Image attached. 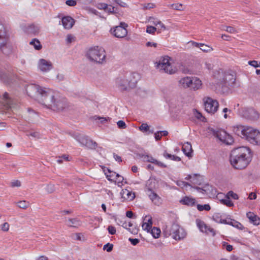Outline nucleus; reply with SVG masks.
<instances>
[{
    "instance_id": "774afa93",
    "label": "nucleus",
    "mask_w": 260,
    "mask_h": 260,
    "mask_svg": "<svg viewBox=\"0 0 260 260\" xmlns=\"http://www.w3.org/2000/svg\"><path fill=\"white\" fill-rule=\"evenodd\" d=\"M9 224L7 222H5L2 225V230L3 231L7 232L9 230Z\"/></svg>"
},
{
    "instance_id": "c756f323",
    "label": "nucleus",
    "mask_w": 260,
    "mask_h": 260,
    "mask_svg": "<svg viewBox=\"0 0 260 260\" xmlns=\"http://www.w3.org/2000/svg\"><path fill=\"white\" fill-rule=\"evenodd\" d=\"M121 193L123 198L129 201L133 200L135 198V193L127 189L122 190V191L121 192Z\"/></svg>"
},
{
    "instance_id": "3c124183",
    "label": "nucleus",
    "mask_w": 260,
    "mask_h": 260,
    "mask_svg": "<svg viewBox=\"0 0 260 260\" xmlns=\"http://www.w3.org/2000/svg\"><path fill=\"white\" fill-rule=\"evenodd\" d=\"M117 9L111 6H110V7L107 6V8H106V11L108 12L109 14H114L117 13L116 12Z\"/></svg>"
},
{
    "instance_id": "5fc2aeb1",
    "label": "nucleus",
    "mask_w": 260,
    "mask_h": 260,
    "mask_svg": "<svg viewBox=\"0 0 260 260\" xmlns=\"http://www.w3.org/2000/svg\"><path fill=\"white\" fill-rule=\"evenodd\" d=\"M118 127L120 129H124L126 127L125 122L123 120H119L117 122Z\"/></svg>"
},
{
    "instance_id": "f8f14e48",
    "label": "nucleus",
    "mask_w": 260,
    "mask_h": 260,
    "mask_svg": "<svg viewBox=\"0 0 260 260\" xmlns=\"http://www.w3.org/2000/svg\"><path fill=\"white\" fill-rule=\"evenodd\" d=\"M76 139L81 145L87 148L95 149L97 147L96 143L89 139L87 136L79 135L77 136Z\"/></svg>"
},
{
    "instance_id": "c85d7f7f",
    "label": "nucleus",
    "mask_w": 260,
    "mask_h": 260,
    "mask_svg": "<svg viewBox=\"0 0 260 260\" xmlns=\"http://www.w3.org/2000/svg\"><path fill=\"white\" fill-rule=\"evenodd\" d=\"M40 30V27L38 25L31 24L27 27V32L34 35L39 34Z\"/></svg>"
},
{
    "instance_id": "c9c22d12",
    "label": "nucleus",
    "mask_w": 260,
    "mask_h": 260,
    "mask_svg": "<svg viewBox=\"0 0 260 260\" xmlns=\"http://www.w3.org/2000/svg\"><path fill=\"white\" fill-rule=\"evenodd\" d=\"M29 44L34 46L36 50H39L42 48V45L38 39H33Z\"/></svg>"
},
{
    "instance_id": "79ce46f5",
    "label": "nucleus",
    "mask_w": 260,
    "mask_h": 260,
    "mask_svg": "<svg viewBox=\"0 0 260 260\" xmlns=\"http://www.w3.org/2000/svg\"><path fill=\"white\" fill-rule=\"evenodd\" d=\"M17 205L18 206L22 209H26L27 208L29 205V204L28 202H26L25 201H21L18 202H17Z\"/></svg>"
},
{
    "instance_id": "a211bd4d",
    "label": "nucleus",
    "mask_w": 260,
    "mask_h": 260,
    "mask_svg": "<svg viewBox=\"0 0 260 260\" xmlns=\"http://www.w3.org/2000/svg\"><path fill=\"white\" fill-rule=\"evenodd\" d=\"M39 69L42 72H48L52 68V63L44 59H40L38 63Z\"/></svg>"
},
{
    "instance_id": "7ed1b4c3",
    "label": "nucleus",
    "mask_w": 260,
    "mask_h": 260,
    "mask_svg": "<svg viewBox=\"0 0 260 260\" xmlns=\"http://www.w3.org/2000/svg\"><path fill=\"white\" fill-rule=\"evenodd\" d=\"M0 49L6 54H10L13 49V44L10 40V36L6 27L0 23Z\"/></svg>"
},
{
    "instance_id": "cd10ccee",
    "label": "nucleus",
    "mask_w": 260,
    "mask_h": 260,
    "mask_svg": "<svg viewBox=\"0 0 260 260\" xmlns=\"http://www.w3.org/2000/svg\"><path fill=\"white\" fill-rule=\"evenodd\" d=\"M245 126L237 125L233 127V131L236 135L242 138Z\"/></svg>"
},
{
    "instance_id": "680f3d73",
    "label": "nucleus",
    "mask_w": 260,
    "mask_h": 260,
    "mask_svg": "<svg viewBox=\"0 0 260 260\" xmlns=\"http://www.w3.org/2000/svg\"><path fill=\"white\" fill-rule=\"evenodd\" d=\"M0 78L6 81L8 79V75L6 73H4L2 71H0Z\"/></svg>"
},
{
    "instance_id": "052dcab7",
    "label": "nucleus",
    "mask_w": 260,
    "mask_h": 260,
    "mask_svg": "<svg viewBox=\"0 0 260 260\" xmlns=\"http://www.w3.org/2000/svg\"><path fill=\"white\" fill-rule=\"evenodd\" d=\"M224 27L226 28L225 30L231 34H234L236 32L235 28L232 26H225Z\"/></svg>"
},
{
    "instance_id": "dca6fc26",
    "label": "nucleus",
    "mask_w": 260,
    "mask_h": 260,
    "mask_svg": "<svg viewBox=\"0 0 260 260\" xmlns=\"http://www.w3.org/2000/svg\"><path fill=\"white\" fill-rule=\"evenodd\" d=\"M140 78V75L137 73H131L129 75L127 85L130 89L135 88L136 86L138 81Z\"/></svg>"
},
{
    "instance_id": "a18cd8bd",
    "label": "nucleus",
    "mask_w": 260,
    "mask_h": 260,
    "mask_svg": "<svg viewBox=\"0 0 260 260\" xmlns=\"http://www.w3.org/2000/svg\"><path fill=\"white\" fill-rule=\"evenodd\" d=\"M176 184L182 188L187 186H190V184L187 182H186L181 180H178L176 182Z\"/></svg>"
},
{
    "instance_id": "1a4fd4ad",
    "label": "nucleus",
    "mask_w": 260,
    "mask_h": 260,
    "mask_svg": "<svg viewBox=\"0 0 260 260\" xmlns=\"http://www.w3.org/2000/svg\"><path fill=\"white\" fill-rule=\"evenodd\" d=\"M169 58H170L168 56L163 57L159 60L156 66V67L160 71L170 74H172L175 73V70L172 69V67L169 62Z\"/></svg>"
},
{
    "instance_id": "4c0bfd02",
    "label": "nucleus",
    "mask_w": 260,
    "mask_h": 260,
    "mask_svg": "<svg viewBox=\"0 0 260 260\" xmlns=\"http://www.w3.org/2000/svg\"><path fill=\"white\" fill-rule=\"evenodd\" d=\"M151 233L154 238H158L160 234V230L159 228L153 227L151 229Z\"/></svg>"
},
{
    "instance_id": "20e7f679",
    "label": "nucleus",
    "mask_w": 260,
    "mask_h": 260,
    "mask_svg": "<svg viewBox=\"0 0 260 260\" xmlns=\"http://www.w3.org/2000/svg\"><path fill=\"white\" fill-rule=\"evenodd\" d=\"M213 76L217 79V84L219 85L233 87L235 84V75L228 72H224L221 69L215 71Z\"/></svg>"
},
{
    "instance_id": "338daca9",
    "label": "nucleus",
    "mask_w": 260,
    "mask_h": 260,
    "mask_svg": "<svg viewBox=\"0 0 260 260\" xmlns=\"http://www.w3.org/2000/svg\"><path fill=\"white\" fill-rule=\"evenodd\" d=\"M153 164L157 165V166L161 167V168H166L167 167V165H166L164 163L161 162V161H159L156 160V159H155Z\"/></svg>"
},
{
    "instance_id": "2eb2a0df",
    "label": "nucleus",
    "mask_w": 260,
    "mask_h": 260,
    "mask_svg": "<svg viewBox=\"0 0 260 260\" xmlns=\"http://www.w3.org/2000/svg\"><path fill=\"white\" fill-rule=\"evenodd\" d=\"M177 230H178V224L173 223L171 226H166L163 229V234L166 237L172 236L173 238V235H175Z\"/></svg>"
},
{
    "instance_id": "ddd939ff",
    "label": "nucleus",
    "mask_w": 260,
    "mask_h": 260,
    "mask_svg": "<svg viewBox=\"0 0 260 260\" xmlns=\"http://www.w3.org/2000/svg\"><path fill=\"white\" fill-rule=\"evenodd\" d=\"M210 131L214 136L227 144H230L233 142L232 139L230 138V136L228 135L224 131H218L214 129H211Z\"/></svg>"
},
{
    "instance_id": "423d86ee",
    "label": "nucleus",
    "mask_w": 260,
    "mask_h": 260,
    "mask_svg": "<svg viewBox=\"0 0 260 260\" xmlns=\"http://www.w3.org/2000/svg\"><path fill=\"white\" fill-rule=\"evenodd\" d=\"M49 88L42 87L36 84H30L26 86V91L28 96L36 98L38 96H40L41 100L43 102L46 94V92L48 91Z\"/></svg>"
},
{
    "instance_id": "69168bd1",
    "label": "nucleus",
    "mask_w": 260,
    "mask_h": 260,
    "mask_svg": "<svg viewBox=\"0 0 260 260\" xmlns=\"http://www.w3.org/2000/svg\"><path fill=\"white\" fill-rule=\"evenodd\" d=\"M144 158L145 159L146 161H148V162H151L152 164H153L154 160H155V158H154L152 156H149V155H145L144 156Z\"/></svg>"
},
{
    "instance_id": "4d7b16f0",
    "label": "nucleus",
    "mask_w": 260,
    "mask_h": 260,
    "mask_svg": "<svg viewBox=\"0 0 260 260\" xmlns=\"http://www.w3.org/2000/svg\"><path fill=\"white\" fill-rule=\"evenodd\" d=\"M248 63V64L250 65L254 68L260 67L259 63H258V62L256 60L249 61Z\"/></svg>"
},
{
    "instance_id": "de8ad7c7",
    "label": "nucleus",
    "mask_w": 260,
    "mask_h": 260,
    "mask_svg": "<svg viewBox=\"0 0 260 260\" xmlns=\"http://www.w3.org/2000/svg\"><path fill=\"white\" fill-rule=\"evenodd\" d=\"M108 172L110 174V175H108V174H107L106 173H105V174L106 175L107 179L109 180H111V181L114 180L116 172H111L109 170H108Z\"/></svg>"
},
{
    "instance_id": "6e6552de",
    "label": "nucleus",
    "mask_w": 260,
    "mask_h": 260,
    "mask_svg": "<svg viewBox=\"0 0 260 260\" xmlns=\"http://www.w3.org/2000/svg\"><path fill=\"white\" fill-rule=\"evenodd\" d=\"M239 114L242 117L251 120H257L260 116L259 113L253 108H242L239 110Z\"/></svg>"
},
{
    "instance_id": "4be33fe9",
    "label": "nucleus",
    "mask_w": 260,
    "mask_h": 260,
    "mask_svg": "<svg viewBox=\"0 0 260 260\" xmlns=\"http://www.w3.org/2000/svg\"><path fill=\"white\" fill-rule=\"evenodd\" d=\"M247 217L251 223L255 225H260V217L255 215L253 213L249 212L246 214Z\"/></svg>"
},
{
    "instance_id": "0e129e2a",
    "label": "nucleus",
    "mask_w": 260,
    "mask_h": 260,
    "mask_svg": "<svg viewBox=\"0 0 260 260\" xmlns=\"http://www.w3.org/2000/svg\"><path fill=\"white\" fill-rule=\"evenodd\" d=\"M144 220L146 221V222L148 223V224L152 227V218L150 216H149V215L146 216L144 218Z\"/></svg>"
},
{
    "instance_id": "473e14b6",
    "label": "nucleus",
    "mask_w": 260,
    "mask_h": 260,
    "mask_svg": "<svg viewBox=\"0 0 260 260\" xmlns=\"http://www.w3.org/2000/svg\"><path fill=\"white\" fill-rule=\"evenodd\" d=\"M202 85L201 81L199 79H192V83L190 88L194 90L199 89Z\"/></svg>"
},
{
    "instance_id": "2f4dec72",
    "label": "nucleus",
    "mask_w": 260,
    "mask_h": 260,
    "mask_svg": "<svg viewBox=\"0 0 260 260\" xmlns=\"http://www.w3.org/2000/svg\"><path fill=\"white\" fill-rule=\"evenodd\" d=\"M67 224L69 226L74 228H77L81 224L80 221L77 218L69 219Z\"/></svg>"
},
{
    "instance_id": "a19ab883",
    "label": "nucleus",
    "mask_w": 260,
    "mask_h": 260,
    "mask_svg": "<svg viewBox=\"0 0 260 260\" xmlns=\"http://www.w3.org/2000/svg\"><path fill=\"white\" fill-rule=\"evenodd\" d=\"M197 209L200 211H202L203 210L209 211L211 209L210 206L209 204H205L203 205L198 204L197 205Z\"/></svg>"
},
{
    "instance_id": "f704fd0d",
    "label": "nucleus",
    "mask_w": 260,
    "mask_h": 260,
    "mask_svg": "<svg viewBox=\"0 0 260 260\" xmlns=\"http://www.w3.org/2000/svg\"><path fill=\"white\" fill-rule=\"evenodd\" d=\"M163 156L167 159H170L176 161H179L181 160V158L175 155H172L168 153L166 151H165Z\"/></svg>"
},
{
    "instance_id": "13d9d810",
    "label": "nucleus",
    "mask_w": 260,
    "mask_h": 260,
    "mask_svg": "<svg viewBox=\"0 0 260 260\" xmlns=\"http://www.w3.org/2000/svg\"><path fill=\"white\" fill-rule=\"evenodd\" d=\"M108 232L111 235H114L116 233V229L112 225H109L107 229Z\"/></svg>"
},
{
    "instance_id": "58836bf2",
    "label": "nucleus",
    "mask_w": 260,
    "mask_h": 260,
    "mask_svg": "<svg viewBox=\"0 0 260 260\" xmlns=\"http://www.w3.org/2000/svg\"><path fill=\"white\" fill-rule=\"evenodd\" d=\"M168 6L176 10L183 11L184 10L183 6L181 4H173Z\"/></svg>"
},
{
    "instance_id": "5701e85b",
    "label": "nucleus",
    "mask_w": 260,
    "mask_h": 260,
    "mask_svg": "<svg viewBox=\"0 0 260 260\" xmlns=\"http://www.w3.org/2000/svg\"><path fill=\"white\" fill-rule=\"evenodd\" d=\"M186 234L184 230L178 225V230H176L175 235H173V239L176 240H180L186 237Z\"/></svg>"
},
{
    "instance_id": "412c9836",
    "label": "nucleus",
    "mask_w": 260,
    "mask_h": 260,
    "mask_svg": "<svg viewBox=\"0 0 260 260\" xmlns=\"http://www.w3.org/2000/svg\"><path fill=\"white\" fill-rule=\"evenodd\" d=\"M255 130L256 129H254L253 127L245 126L242 138L245 139L249 142L250 138H252V136L255 135L254 132Z\"/></svg>"
},
{
    "instance_id": "7c9ffc66",
    "label": "nucleus",
    "mask_w": 260,
    "mask_h": 260,
    "mask_svg": "<svg viewBox=\"0 0 260 260\" xmlns=\"http://www.w3.org/2000/svg\"><path fill=\"white\" fill-rule=\"evenodd\" d=\"M224 223L231 225L237 228L238 229L243 230L244 229V227L241 223L234 220H231L230 221H226V220H224Z\"/></svg>"
},
{
    "instance_id": "9b49d317",
    "label": "nucleus",
    "mask_w": 260,
    "mask_h": 260,
    "mask_svg": "<svg viewBox=\"0 0 260 260\" xmlns=\"http://www.w3.org/2000/svg\"><path fill=\"white\" fill-rule=\"evenodd\" d=\"M205 110L209 113H215L218 108V102L211 98L207 97L204 101Z\"/></svg>"
},
{
    "instance_id": "e433bc0d",
    "label": "nucleus",
    "mask_w": 260,
    "mask_h": 260,
    "mask_svg": "<svg viewBox=\"0 0 260 260\" xmlns=\"http://www.w3.org/2000/svg\"><path fill=\"white\" fill-rule=\"evenodd\" d=\"M220 202L222 204L226 205V206L229 207L234 206V204L230 200V199H229V198L227 196H226L224 199L220 200Z\"/></svg>"
},
{
    "instance_id": "0eeeda50",
    "label": "nucleus",
    "mask_w": 260,
    "mask_h": 260,
    "mask_svg": "<svg viewBox=\"0 0 260 260\" xmlns=\"http://www.w3.org/2000/svg\"><path fill=\"white\" fill-rule=\"evenodd\" d=\"M155 189V180L153 179L148 180L147 182L145 190L153 204L155 205L159 206L161 203V199L158 194L154 192Z\"/></svg>"
},
{
    "instance_id": "bb28decb",
    "label": "nucleus",
    "mask_w": 260,
    "mask_h": 260,
    "mask_svg": "<svg viewBox=\"0 0 260 260\" xmlns=\"http://www.w3.org/2000/svg\"><path fill=\"white\" fill-rule=\"evenodd\" d=\"M180 203L183 205L193 206L196 204L195 199L187 196H185L180 200Z\"/></svg>"
},
{
    "instance_id": "49530a36",
    "label": "nucleus",
    "mask_w": 260,
    "mask_h": 260,
    "mask_svg": "<svg viewBox=\"0 0 260 260\" xmlns=\"http://www.w3.org/2000/svg\"><path fill=\"white\" fill-rule=\"evenodd\" d=\"M222 246L223 248H225L228 251L230 252L233 250V246L229 244L226 242H222Z\"/></svg>"
},
{
    "instance_id": "37998d69",
    "label": "nucleus",
    "mask_w": 260,
    "mask_h": 260,
    "mask_svg": "<svg viewBox=\"0 0 260 260\" xmlns=\"http://www.w3.org/2000/svg\"><path fill=\"white\" fill-rule=\"evenodd\" d=\"M199 178H200V175H198L197 174H194L192 179L190 180V182L193 184L200 185L201 182V181H199Z\"/></svg>"
},
{
    "instance_id": "6e6d98bb",
    "label": "nucleus",
    "mask_w": 260,
    "mask_h": 260,
    "mask_svg": "<svg viewBox=\"0 0 260 260\" xmlns=\"http://www.w3.org/2000/svg\"><path fill=\"white\" fill-rule=\"evenodd\" d=\"M195 117L198 119L202 121H204L205 118L203 116L202 113L198 112V111H196V112L194 113Z\"/></svg>"
},
{
    "instance_id": "864d4df0",
    "label": "nucleus",
    "mask_w": 260,
    "mask_h": 260,
    "mask_svg": "<svg viewBox=\"0 0 260 260\" xmlns=\"http://www.w3.org/2000/svg\"><path fill=\"white\" fill-rule=\"evenodd\" d=\"M156 30V28L152 26H147L146 32L150 34H153Z\"/></svg>"
},
{
    "instance_id": "ea45409f",
    "label": "nucleus",
    "mask_w": 260,
    "mask_h": 260,
    "mask_svg": "<svg viewBox=\"0 0 260 260\" xmlns=\"http://www.w3.org/2000/svg\"><path fill=\"white\" fill-rule=\"evenodd\" d=\"M200 49L204 52H210L213 50V48L208 45L201 43Z\"/></svg>"
},
{
    "instance_id": "393cba45",
    "label": "nucleus",
    "mask_w": 260,
    "mask_h": 260,
    "mask_svg": "<svg viewBox=\"0 0 260 260\" xmlns=\"http://www.w3.org/2000/svg\"><path fill=\"white\" fill-rule=\"evenodd\" d=\"M182 151L184 154L188 157L192 156V149L190 143L186 142L182 146Z\"/></svg>"
},
{
    "instance_id": "b1692460",
    "label": "nucleus",
    "mask_w": 260,
    "mask_h": 260,
    "mask_svg": "<svg viewBox=\"0 0 260 260\" xmlns=\"http://www.w3.org/2000/svg\"><path fill=\"white\" fill-rule=\"evenodd\" d=\"M191 83L192 79L190 77H188L182 78L179 81V86L183 88H190Z\"/></svg>"
},
{
    "instance_id": "e2e57ef3",
    "label": "nucleus",
    "mask_w": 260,
    "mask_h": 260,
    "mask_svg": "<svg viewBox=\"0 0 260 260\" xmlns=\"http://www.w3.org/2000/svg\"><path fill=\"white\" fill-rule=\"evenodd\" d=\"M66 4L69 6L73 7L76 5L77 2L75 0H67L66 2Z\"/></svg>"
},
{
    "instance_id": "f257e3e1",
    "label": "nucleus",
    "mask_w": 260,
    "mask_h": 260,
    "mask_svg": "<svg viewBox=\"0 0 260 260\" xmlns=\"http://www.w3.org/2000/svg\"><path fill=\"white\" fill-rule=\"evenodd\" d=\"M252 154L247 147H239L233 149L230 155V162L236 169H245L251 162Z\"/></svg>"
},
{
    "instance_id": "39448f33",
    "label": "nucleus",
    "mask_w": 260,
    "mask_h": 260,
    "mask_svg": "<svg viewBox=\"0 0 260 260\" xmlns=\"http://www.w3.org/2000/svg\"><path fill=\"white\" fill-rule=\"evenodd\" d=\"M87 57L92 61L103 63L105 61L106 54L104 49L96 46L90 48L86 53Z\"/></svg>"
},
{
    "instance_id": "9d476101",
    "label": "nucleus",
    "mask_w": 260,
    "mask_h": 260,
    "mask_svg": "<svg viewBox=\"0 0 260 260\" xmlns=\"http://www.w3.org/2000/svg\"><path fill=\"white\" fill-rule=\"evenodd\" d=\"M127 24L124 22H121L120 25L112 28L110 30L111 34L116 38H122L126 36L127 31L126 27Z\"/></svg>"
},
{
    "instance_id": "aec40b11",
    "label": "nucleus",
    "mask_w": 260,
    "mask_h": 260,
    "mask_svg": "<svg viewBox=\"0 0 260 260\" xmlns=\"http://www.w3.org/2000/svg\"><path fill=\"white\" fill-rule=\"evenodd\" d=\"M62 24L65 29H71L75 23V20L70 16H64L61 19Z\"/></svg>"
},
{
    "instance_id": "6ab92c4d",
    "label": "nucleus",
    "mask_w": 260,
    "mask_h": 260,
    "mask_svg": "<svg viewBox=\"0 0 260 260\" xmlns=\"http://www.w3.org/2000/svg\"><path fill=\"white\" fill-rule=\"evenodd\" d=\"M127 83L128 80L125 78H118L116 81L117 86L122 91L128 90L130 89Z\"/></svg>"
},
{
    "instance_id": "a878e982",
    "label": "nucleus",
    "mask_w": 260,
    "mask_h": 260,
    "mask_svg": "<svg viewBox=\"0 0 260 260\" xmlns=\"http://www.w3.org/2000/svg\"><path fill=\"white\" fill-rule=\"evenodd\" d=\"M254 134L252 138H250L249 142L253 145H260V132L256 129Z\"/></svg>"
},
{
    "instance_id": "f03ea898",
    "label": "nucleus",
    "mask_w": 260,
    "mask_h": 260,
    "mask_svg": "<svg viewBox=\"0 0 260 260\" xmlns=\"http://www.w3.org/2000/svg\"><path fill=\"white\" fill-rule=\"evenodd\" d=\"M42 104L54 111L62 110L67 106V100L61 97L58 92L51 89L46 92Z\"/></svg>"
},
{
    "instance_id": "72a5a7b5",
    "label": "nucleus",
    "mask_w": 260,
    "mask_h": 260,
    "mask_svg": "<svg viewBox=\"0 0 260 260\" xmlns=\"http://www.w3.org/2000/svg\"><path fill=\"white\" fill-rule=\"evenodd\" d=\"M139 129L143 133L148 132V134L154 133V130L150 129L149 126L147 123H142L139 127Z\"/></svg>"
},
{
    "instance_id": "c03bdc74",
    "label": "nucleus",
    "mask_w": 260,
    "mask_h": 260,
    "mask_svg": "<svg viewBox=\"0 0 260 260\" xmlns=\"http://www.w3.org/2000/svg\"><path fill=\"white\" fill-rule=\"evenodd\" d=\"M94 119L95 120H99L100 121V122L101 123H104L105 122L108 121V120H110V118L109 117H100L98 116H94Z\"/></svg>"
},
{
    "instance_id": "09e8293b",
    "label": "nucleus",
    "mask_w": 260,
    "mask_h": 260,
    "mask_svg": "<svg viewBox=\"0 0 260 260\" xmlns=\"http://www.w3.org/2000/svg\"><path fill=\"white\" fill-rule=\"evenodd\" d=\"M226 196L229 197V199L230 198H232L235 200H238L239 198L238 194H236V193L234 192L233 191H229Z\"/></svg>"
},
{
    "instance_id": "4468645a",
    "label": "nucleus",
    "mask_w": 260,
    "mask_h": 260,
    "mask_svg": "<svg viewBox=\"0 0 260 260\" xmlns=\"http://www.w3.org/2000/svg\"><path fill=\"white\" fill-rule=\"evenodd\" d=\"M197 225L200 231L207 234H211L213 236H215V232L214 229L207 226L204 221L199 219L196 220Z\"/></svg>"
},
{
    "instance_id": "f3484780",
    "label": "nucleus",
    "mask_w": 260,
    "mask_h": 260,
    "mask_svg": "<svg viewBox=\"0 0 260 260\" xmlns=\"http://www.w3.org/2000/svg\"><path fill=\"white\" fill-rule=\"evenodd\" d=\"M2 99L4 105L7 109H9L15 107V101L9 97V94L7 92H5L3 95Z\"/></svg>"
},
{
    "instance_id": "bf43d9fd",
    "label": "nucleus",
    "mask_w": 260,
    "mask_h": 260,
    "mask_svg": "<svg viewBox=\"0 0 260 260\" xmlns=\"http://www.w3.org/2000/svg\"><path fill=\"white\" fill-rule=\"evenodd\" d=\"M26 135L35 138H39L40 136V134L37 132H30L29 134H27Z\"/></svg>"
},
{
    "instance_id": "603ef678",
    "label": "nucleus",
    "mask_w": 260,
    "mask_h": 260,
    "mask_svg": "<svg viewBox=\"0 0 260 260\" xmlns=\"http://www.w3.org/2000/svg\"><path fill=\"white\" fill-rule=\"evenodd\" d=\"M142 227L144 230L148 232H149L152 229V227L146 222H144L143 223Z\"/></svg>"
},
{
    "instance_id": "8fccbe9b",
    "label": "nucleus",
    "mask_w": 260,
    "mask_h": 260,
    "mask_svg": "<svg viewBox=\"0 0 260 260\" xmlns=\"http://www.w3.org/2000/svg\"><path fill=\"white\" fill-rule=\"evenodd\" d=\"M113 245L112 244L109 243H107L104 245L103 249L106 250L107 252H111L113 249Z\"/></svg>"
}]
</instances>
